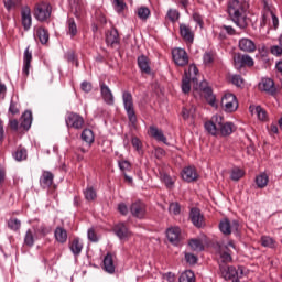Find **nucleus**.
I'll return each instance as SVG.
<instances>
[{"label":"nucleus","instance_id":"f257e3e1","mask_svg":"<svg viewBox=\"0 0 282 282\" xmlns=\"http://www.w3.org/2000/svg\"><path fill=\"white\" fill-rule=\"evenodd\" d=\"M230 21L240 30L248 28V2L241 0H229L226 10Z\"/></svg>","mask_w":282,"mask_h":282},{"label":"nucleus","instance_id":"f03ea898","mask_svg":"<svg viewBox=\"0 0 282 282\" xmlns=\"http://www.w3.org/2000/svg\"><path fill=\"white\" fill-rule=\"evenodd\" d=\"M122 101L129 122L132 127H135L138 124V116L135 115V106L133 105V95L124 90L122 93Z\"/></svg>","mask_w":282,"mask_h":282},{"label":"nucleus","instance_id":"7ed1b4c3","mask_svg":"<svg viewBox=\"0 0 282 282\" xmlns=\"http://www.w3.org/2000/svg\"><path fill=\"white\" fill-rule=\"evenodd\" d=\"M33 15L36 21L45 23V21H47L50 17H52V4L46 1L37 2L34 7Z\"/></svg>","mask_w":282,"mask_h":282},{"label":"nucleus","instance_id":"20e7f679","mask_svg":"<svg viewBox=\"0 0 282 282\" xmlns=\"http://www.w3.org/2000/svg\"><path fill=\"white\" fill-rule=\"evenodd\" d=\"M214 120H216L218 124V133L223 135V138H228V135H232L235 133V123L232 122H224V117L219 115L214 116Z\"/></svg>","mask_w":282,"mask_h":282},{"label":"nucleus","instance_id":"39448f33","mask_svg":"<svg viewBox=\"0 0 282 282\" xmlns=\"http://www.w3.org/2000/svg\"><path fill=\"white\" fill-rule=\"evenodd\" d=\"M220 105L225 108V111L227 113H232L236 109L239 108V101H237V96L231 93H227L223 96Z\"/></svg>","mask_w":282,"mask_h":282},{"label":"nucleus","instance_id":"423d86ee","mask_svg":"<svg viewBox=\"0 0 282 282\" xmlns=\"http://www.w3.org/2000/svg\"><path fill=\"white\" fill-rule=\"evenodd\" d=\"M65 122L68 129H83L85 127V119L76 112H67Z\"/></svg>","mask_w":282,"mask_h":282},{"label":"nucleus","instance_id":"0eeeda50","mask_svg":"<svg viewBox=\"0 0 282 282\" xmlns=\"http://www.w3.org/2000/svg\"><path fill=\"white\" fill-rule=\"evenodd\" d=\"M219 230L223 235H232V232H239V220H232L224 218L219 223Z\"/></svg>","mask_w":282,"mask_h":282},{"label":"nucleus","instance_id":"6e6552de","mask_svg":"<svg viewBox=\"0 0 282 282\" xmlns=\"http://www.w3.org/2000/svg\"><path fill=\"white\" fill-rule=\"evenodd\" d=\"M234 65L237 69H241L243 67H254V59H252L250 55L238 53L234 55Z\"/></svg>","mask_w":282,"mask_h":282},{"label":"nucleus","instance_id":"1a4fd4ad","mask_svg":"<svg viewBox=\"0 0 282 282\" xmlns=\"http://www.w3.org/2000/svg\"><path fill=\"white\" fill-rule=\"evenodd\" d=\"M172 58L178 67H186L188 65V53L184 48H173Z\"/></svg>","mask_w":282,"mask_h":282},{"label":"nucleus","instance_id":"9d476101","mask_svg":"<svg viewBox=\"0 0 282 282\" xmlns=\"http://www.w3.org/2000/svg\"><path fill=\"white\" fill-rule=\"evenodd\" d=\"M240 272V273H239ZM220 274L225 281H230L232 279H239L243 275V269L237 270L235 267L220 265Z\"/></svg>","mask_w":282,"mask_h":282},{"label":"nucleus","instance_id":"9b49d317","mask_svg":"<svg viewBox=\"0 0 282 282\" xmlns=\"http://www.w3.org/2000/svg\"><path fill=\"white\" fill-rule=\"evenodd\" d=\"M130 213L132 217H135L137 219H144V217H147V204L141 200L132 203L130 206Z\"/></svg>","mask_w":282,"mask_h":282},{"label":"nucleus","instance_id":"f8f14e48","mask_svg":"<svg viewBox=\"0 0 282 282\" xmlns=\"http://www.w3.org/2000/svg\"><path fill=\"white\" fill-rule=\"evenodd\" d=\"M199 89H200V91H203L208 105H210V107H215V105L217 102V98L213 94V88H210V86H208V82H206V80L200 82Z\"/></svg>","mask_w":282,"mask_h":282},{"label":"nucleus","instance_id":"ddd939ff","mask_svg":"<svg viewBox=\"0 0 282 282\" xmlns=\"http://www.w3.org/2000/svg\"><path fill=\"white\" fill-rule=\"evenodd\" d=\"M189 219L196 228H204L206 226L204 215H202V210H199V208L191 209Z\"/></svg>","mask_w":282,"mask_h":282},{"label":"nucleus","instance_id":"4468645a","mask_svg":"<svg viewBox=\"0 0 282 282\" xmlns=\"http://www.w3.org/2000/svg\"><path fill=\"white\" fill-rule=\"evenodd\" d=\"M21 23L25 32L32 28V9L29 6H24L21 9Z\"/></svg>","mask_w":282,"mask_h":282},{"label":"nucleus","instance_id":"2eb2a0df","mask_svg":"<svg viewBox=\"0 0 282 282\" xmlns=\"http://www.w3.org/2000/svg\"><path fill=\"white\" fill-rule=\"evenodd\" d=\"M262 6V14H267V17H272V26L274 28V30H276V28H279V18L276 17V14H274V7H272V4L268 2V0H263Z\"/></svg>","mask_w":282,"mask_h":282},{"label":"nucleus","instance_id":"dca6fc26","mask_svg":"<svg viewBox=\"0 0 282 282\" xmlns=\"http://www.w3.org/2000/svg\"><path fill=\"white\" fill-rule=\"evenodd\" d=\"M180 34L186 43H193L195 41V33L189 24L180 23Z\"/></svg>","mask_w":282,"mask_h":282},{"label":"nucleus","instance_id":"f3484780","mask_svg":"<svg viewBox=\"0 0 282 282\" xmlns=\"http://www.w3.org/2000/svg\"><path fill=\"white\" fill-rule=\"evenodd\" d=\"M238 47L241 52H247L248 54H252V52H257V44H254V41L242 37L239 40Z\"/></svg>","mask_w":282,"mask_h":282},{"label":"nucleus","instance_id":"a211bd4d","mask_svg":"<svg viewBox=\"0 0 282 282\" xmlns=\"http://www.w3.org/2000/svg\"><path fill=\"white\" fill-rule=\"evenodd\" d=\"M113 232L119 239H129V237H131V230H129V226H127L126 223L115 225Z\"/></svg>","mask_w":282,"mask_h":282},{"label":"nucleus","instance_id":"6ab92c4d","mask_svg":"<svg viewBox=\"0 0 282 282\" xmlns=\"http://www.w3.org/2000/svg\"><path fill=\"white\" fill-rule=\"evenodd\" d=\"M100 94L106 105L113 106L115 104L113 93H111V89L109 88V86H107V84L100 83Z\"/></svg>","mask_w":282,"mask_h":282},{"label":"nucleus","instance_id":"aec40b11","mask_svg":"<svg viewBox=\"0 0 282 282\" xmlns=\"http://www.w3.org/2000/svg\"><path fill=\"white\" fill-rule=\"evenodd\" d=\"M23 64L22 74L28 78V76H30V68L32 67V53L30 51V46L24 51Z\"/></svg>","mask_w":282,"mask_h":282},{"label":"nucleus","instance_id":"412c9836","mask_svg":"<svg viewBox=\"0 0 282 282\" xmlns=\"http://www.w3.org/2000/svg\"><path fill=\"white\" fill-rule=\"evenodd\" d=\"M113 259H116V254L111 252H108L104 258V270L105 272H108V274H113L116 272Z\"/></svg>","mask_w":282,"mask_h":282},{"label":"nucleus","instance_id":"4be33fe9","mask_svg":"<svg viewBox=\"0 0 282 282\" xmlns=\"http://www.w3.org/2000/svg\"><path fill=\"white\" fill-rule=\"evenodd\" d=\"M54 184V174L50 171H43L40 176L41 188H50Z\"/></svg>","mask_w":282,"mask_h":282},{"label":"nucleus","instance_id":"5701e85b","mask_svg":"<svg viewBox=\"0 0 282 282\" xmlns=\"http://www.w3.org/2000/svg\"><path fill=\"white\" fill-rule=\"evenodd\" d=\"M106 43L110 47H115L116 45H120V35L118 30L111 29L106 33Z\"/></svg>","mask_w":282,"mask_h":282},{"label":"nucleus","instance_id":"b1692460","mask_svg":"<svg viewBox=\"0 0 282 282\" xmlns=\"http://www.w3.org/2000/svg\"><path fill=\"white\" fill-rule=\"evenodd\" d=\"M181 175L185 182H195L199 177L197 170L193 166L185 167Z\"/></svg>","mask_w":282,"mask_h":282},{"label":"nucleus","instance_id":"393cba45","mask_svg":"<svg viewBox=\"0 0 282 282\" xmlns=\"http://www.w3.org/2000/svg\"><path fill=\"white\" fill-rule=\"evenodd\" d=\"M259 87L262 91H265L271 96H274V94H276V87H274V80L270 78L262 79V82L259 84Z\"/></svg>","mask_w":282,"mask_h":282},{"label":"nucleus","instance_id":"a878e982","mask_svg":"<svg viewBox=\"0 0 282 282\" xmlns=\"http://www.w3.org/2000/svg\"><path fill=\"white\" fill-rule=\"evenodd\" d=\"M138 67L143 74H151V59L147 55H140L137 59Z\"/></svg>","mask_w":282,"mask_h":282},{"label":"nucleus","instance_id":"bb28decb","mask_svg":"<svg viewBox=\"0 0 282 282\" xmlns=\"http://www.w3.org/2000/svg\"><path fill=\"white\" fill-rule=\"evenodd\" d=\"M68 248L70 250V252L74 254V257H80V252H83V248H84V243L83 240H80V238H74L69 245Z\"/></svg>","mask_w":282,"mask_h":282},{"label":"nucleus","instance_id":"cd10ccee","mask_svg":"<svg viewBox=\"0 0 282 282\" xmlns=\"http://www.w3.org/2000/svg\"><path fill=\"white\" fill-rule=\"evenodd\" d=\"M180 227H171L166 230V237L170 243L177 246L180 243V235H181Z\"/></svg>","mask_w":282,"mask_h":282},{"label":"nucleus","instance_id":"c85d7f7f","mask_svg":"<svg viewBox=\"0 0 282 282\" xmlns=\"http://www.w3.org/2000/svg\"><path fill=\"white\" fill-rule=\"evenodd\" d=\"M217 252L223 263H230V261H232V256L230 254V249L228 248V246L218 245Z\"/></svg>","mask_w":282,"mask_h":282},{"label":"nucleus","instance_id":"c756f323","mask_svg":"<svg viewBox=\"0 0 282 282\" xmlns=\"http://www.w3.org/2000/svg\"><path fill=\"white\" fill-rule=\"evenodd\" d=\"M204 127L210 135H219V123L215 120V116H213L210 121L205 122Z\"/></svg>","mask_w":282,"mask_h":282},{"label":"nucleus","instance_id":"7c9ffc66","mask_svg":"<svg viewBox=\"0 0 282 282\" xmlns=\"http://www.w3.org/2000/svg\"><path fill=\"white\" fill-rule=\"evenodd\" d=\"M20 127L24 129V131H30V127H32V111H24V113L21 116Z\"/></svg>","mask_w":282,"mask_h":282},{"label":"nucleus","instance_id":"2f4dec72","mask_svg":"<svg viewBox=\"0 0 282 282\" xmlns=\"http://www.w3.org/2000/svg\"><path fill=\"white\" fill-rule=\"evenodd\" d=\"M215 61H217V53L214 51H207L203 55V64L205 67H213L215 65Z\"/></svg>","mask_w":282,"mask_h":282},{"label":"nucleus","instance_id":"473e14b6","mask_svg":"<svg viewBox=\"0 0 282 282\" xmlns=\"http://www.w3.org/2000/svg\"><path fill=\"white\" fill-rule=\"evenodd\" d=\"M54 237L57 243H67V230L63 227H56Z\"/></svg>","mask_w":282,"mask_h":282},{"label":"nucleus","instance_id":"72a5a7b5","mask_svg":"<svg viewBox=\"0 0 282 282\" xmlns=\"http://www.w3.org/2000/svg\"><path fill=\"white\" fill-rule=\"evenodd\" d=\"M254 182L258 188H265L270 182V176L265 172H262L256 176Z\"/></svg>","mask_w":282,"mask_h":282},{"label":"nucleus","instance_id":"f704fd0d","mask_svg":"<svg viewBox=\"0 0 282 282\" xmlns=\"http://www.w3.org/2000/svg\"><path fill=\"white\" fill-rule=\"evenodd\" d=\"M150 134L152 135V138H154V140H158V142H166V137L164 135V132L158 129V127L155 126L150 127Z\"/></svg>","mask_w":282,"mask_h":282},{"label":"nucleus","instance_id":"c9c22d12","mask_svg":"<svg viewBox=\"0 0 282 282\" xmlns=\"http://www.w3.org/2000/svg\"><path fill=\"white\" fill-rule=\"evenodd\" d=\"M36 36H37L40 43H42V45H45L47 43V41H50V33L43 26L37 28Z\"/></svg>","mask_w":282,"mask_h":282},{"label":"nucleus","instance_id":"e433bc0d","mask_svg":"<svg viewBox=\"0 0 282 282\" xmlns=\"http://www.w3.org/2000/svg\"><path fill=\"white\" fill-rule=\"evenodd\" d=\"M249 111L252 113V115H257V117L260 119V120H267L268 119V112L265 111V109H263L261 106H257V107H252L250 106L249 107Z\"/></svg>","mask_w":282,"mask_h":282},{"label":"nucleus","instance_id":"4c0bfd02","mask_svg":"<svg viewBox=\"0 0 282 282\" xmlns=\"http://www.w3.org/2000/svg\"><path fill=\"white\" fill-rule=\"evenodd\" d=\"M82 140L91 147L95 140L94 131H91V129H84L82 132Z\"/></svg>","mask_w":282,"mask_h":282},{"label":"nucleus","instance_id":"58836bf2","mask_svg":"<svg viewBox=\"0 0 282 282\" xmlns=\"http://www.w3.org/2000/svg\"><path fill=\"white\" fill-rule=\"evenodd\" d=\"M191 77L188 76V73L185 70V76L182 79V91L183 94H191Z\"/></svg>","mask_w":282,"mask_h":282},{"label":"nucleus","instance_id":"ea45409f","mask_svg":"<svg viewBox=\"0 0 282 282\" xmlns=\"http://www.w3.org/2000/svg\"><path fill=\"white\" fill-rule=\"evenodd\" d=\"M137 17L141 19V21H147L151 17V10L148 7H140L137 9Z\"/></svg>","mask_w":282,"mask_h":282},{"label":"nucleus","instance_id":"a19ab883","mask_svg":"<svg viewBox=\"0 0 282 282\" xmlns=\"http://www.w3.org/2000/svg\"><path fill=\"white\" fill-rule=\"evenodd\" d=\"M188 246L194 252H202L204 250V243L199 239H191Z\"/></svg>","mask_w":282,"mask_h":282},{"label":"nucleus","instance_id":"79ce46f5","mask_svg":"<svg viewBox=\"0 0 282 282\" xmlns=\"http://www.w3.org/2000/svg\"><path fill=\"white\" fill-rule=\"evenodd\" d=\"M68 25V34L72 39L78 34V26L76 25V21L73 18H69L67 21Z\"/></svg>","mask_w":282,"mask_h":282},{"label":"nucleus","instance_id":"37998d69","mask_svg":"<svg viewBox=\"0 0 282 282\" xmlns=\"http://www.w3.org/2000/svg\"><path fill=\"white\" fill-rule=\"evenodd\" d=\"M14 160L17 162H23V160H28V150L24 148H18V150L13 153Z\"/></svg>","mask_w":282,"mask_h":282},{"label":"nucleus","instance_id":"c03bdc74","mask_svg":"<svg viewBox=\"0 0 282 282\" xmlns=\"http://www.w3.org/2000/svg\"><path fill=\"white\" fill-rule=\"evenodd\" d=\"M112 6L118 14H122L127 10V2L124 0H112Z\"/></svg>","mask_w":282,"mask_h":282},{"label":"nucleus","instance_id":"a18cd8bd","mask_svg":"<svg viewBox=\"0 0 282 282\" xmlns=\"http://www.w3.org/2000/svg\"><path fill=\"white\" fill-rule=\"evenodd\" d=\"M180 282H195V273L191 270L183 272L180 278Z\"/></svg>","mask_w":282,"mask_h":282},{"label":"nucleus","instance_id":"49530a36","mask_svg":"<svg viewBox=\"0 0 282 282\" xmlns=\"http://www.w3.org/2000/svg\"><path fill=\"white\" fill-rule=\"evenodd\" d=\"M161 181L165 184L166 188H173L175 186V178L171 177V175L166 173L161 174Z\"/></svg>","mask_w":282,"mask_h":282},{"label":"nucleus","instance_id":"de8ad7c7","mask_svg":"<svg viewBox=\"0 0 282 282\" xmlns=\"http://www.w3.org/2000/svg\"><path fill=\"white\" fill-rule=\"evenodd\" d=\"M261 246H263V248H275L276 240H274L272 237H269V236H262Z\"/></svg>","mask_w":282,"mask_h":282},{"label":"nucleus","instance_id":"09e8293b","mask_svg":"<svg viewBox=\"0 0 282 282\" xmlns=\"http://www.w3.org/2000/svg\"><path fill=\"white\" fill-rule=\"evenodd\" d=\"M245 175L246 172H243V170L239 167H234L231 170L230 180H232V182H239V180H241V177H243Z\"/></svg>","mask_w":282,"mask_h":282},{"label":"nucleus","instance_id":"8fccbe9b","mask_svg":"<svg viewBox=\"0 0 282 282\" xmlns=\"http://www.w3.org/2000/svg\"><path fill=\"white\" fill-rule=\"evenodd\" d=\"M166 19H169L171 23H176V21H180V11L177 9L167 10Z\"/></svg>","mask_w":282,"mask_h":282},{"label":"nucleus","instance_id":"3c124183","mask_svg":"<svg viewBox=\"0 0 282 282\" xmlns=\"http://www.w3.org/2000/svg\"><path fill=\"white\" fill-rule=\"evenodd\" d=\"M198 74L199 69L197 68V66L195 64H191L188 67L187 76L189 77L191 80H193V83L197 80Z\"/></svg>","mask_w":282,"mask_h":282},{"label":"nucleus","instance_id":"603ef678","mask_svg":"<svg viewBox=\"0 0 282 282\" xmlns=\"http://www.w3.org/2000/svg\"><path fill=\"white\" fill-rule=\"evenodd\" d=\"M8 228H10V230H14V232L21 230V220L17 218H10L8 220Z\"/></svg>","mask_w":282,"mask_h":282},{"label":"nucleus","instance_id":"864d4df0","mask_svg":"<svg viewBox=\"0 0 282 282\" xmlns=\"http://www.w3.org/2000/svg\"><path fill=\"white\" fill-rule=\"evenodd\" d=\"M270 52L273 56H282V34L279 37V45L271 46Z\"/></svg>","mask_w":282,"mask_h":282},{"label":"nucleus","instance_id":"5fc2aeb1","mask_svg":"<svg viewBox=\"0 0 282 282\" xmlns=\"http://www.w3.org/2000/svg\"><path fill=\"white\" fill-rule=\"evenodd\" d=\"M84 196L87 202H94V199L97 197L96 189H94V187H87L84 191Z\"/></svg>","mask_w":282,"mask_h":282},{"label":"nucleus","instance_id":"6e6d98bb","mask_svg":"<svg viewBox=\"0 0 282 282\" xmlns=\"http://www.w3.org/2000/svg\"><path fill=\"white\" fill-rule=\"evenodd\" d=\"M24 243L29 247L32 248V246H34V232L32 231V229H29L25 232L24 236Z\"/></svg>","mask_w":282,"mask_h":282},{"label":"nucleus","instance_id":"4d7b16f0","mask_svg":"<svg viewBox=\"0 0 282 282\" xmlns=\"http://www.w3.org/2000/svg\"><path fill=\"white\" fill-rule=\"evenodd\" d=\"M231 83L236 87H243V77H241V75H232Z\"/></svg>","mask_w":282,"mask_h":282},{"label":"nucleus","instance_id":"13d9d810","mask_svg":"<svg viewBox=\"0 0 282 282\" xmlns=\"http://www.w3.org/2000/svg\"><path fill=\"white\" fill-rule=\"evenodd\" d=\"M169 210L173 215H180L182 207L180 206V203H171L169 206Z\"/></svg>","mask_w":282,"mask_h":282},{"label":"nucleus","instance_id":"bf43d9fd","mask_svg":"<svg viewBox=\"0 0 282 282\" xmlns=\"http://www.w3.org/2000/svg\"><path fill=\"white\" fill-rule=\"evenodd\" d=\"M37 232H39V235H42L43 237H45L52 232V227L46 226V225H41L37 228Z\"/></svg>","mask_w":282,"mask_h":282},{"label":"nucleus","instance_id":"052dcab7","mask_svg":"<svg viewBox=\"0 0 282 282\" xmlns=\"http://www.w3.org/2000/svg\"><path fill=\"white\" fill-rule=\"evenodd\" d=\"M193 21L199 25V28H204V17L199 14V12H194L193 13Z\"/></svg>","mask_w":282,"mask_h":282},{"label":"nucleus","instance_id":"680f3d73","mask_svg":"<svg viewBox=\"0 0 282 282\" xmlns=\"http://www.w3.org/2000/svg\"><path fill=\"white\" fill-rule=\"evenodd\" d=\"M270 20H272V15L262 13V18L260 21V28H265V25H270Z\"/></svg>","mask_w":282,"mask_h":282},{"label":"nucleus","instance_id":"e2e57ef3","mask_svg":"<svg viewBox=\"0 0 282 282\" xmlns=\"http://www.w3.org/2000/svg\"><path fill=\"white\" fill-rule=\"evenodd\" d=\"M119 169L120 171H122L123 173L126 171H131V163L129 161H119Z\"/></svg>","mask_w":282,"mask_h":282},{"label":"nucleus","instance_id":"0e129e2a","mask_svg":"<svg viewBox=\"0 0 282 282\" xmlns=\"http://www.w3.org/2000/svg\"><path fill=\"white\" fill-rule=\"evenodd\" d=\"M87 237L89 241L96 243L98 241V235H96V230L94 228L88 229Z\"/></svg>","mask_w":282,"mask_h":282},{"label":"nucleus","instance_id":"69168bd1","mask_svg":"<svg viewBox=\"0 0 282 282\" xmlns=\"http://www.w3.org/2000/svg\"><path fill=\"white\" fill-rule=\"evenodd\" d=\"M4 8L10 12V10H14L18 8L17 0H7L4 1Z\"/></svg>","mask_w":282,"mask_h":282},{"label":"nucleus","instance_id":"338daca9","mask_svg":"<svg viewBox=\"0 0 282 282\" xmlns=\"http://www.w3.org/2000/svg\"><path fill=\"white\" fill-rule=\"evenodd\" d=\"M131 144L135 151H142V141H140L138 137L132 138Z\"/></svg>","mask_w":282,"mask_h":282},{"label":"nucleus","instance_id":"774afa93","mask_svg":"<svg viewBox=\"0 0 282 282\" xmlns=\"http://www.w3.org/2000/svg\"><path fill=\"white\" fill-rule=\"evenodd\" d=\"M185 260L189 263V265H195V263H197V256L193 253H185Z\"/></svg>","mask_w":282,"mask_h":282}]
</instances>
